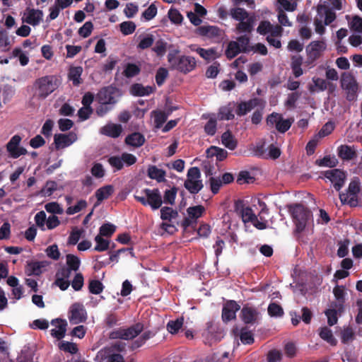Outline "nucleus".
Listing matches in <instances>:
<instances>
[{"label": "nucleus", "instance_id": "nucleus-53", "mask_svg": "<svg viewBox=\"0 0 362 362\" xmlns=\"http://www.w3.org/2000/svg\"><path fill=\"white\" fill-rule=\"evenodd\" d=\"M236 42H238L240 47L242 49V52L247 53L250 50L248 48L250 42V37L247 35L246 33H245V35L238 37Z\"/></svg>", "mask_w": 362, "mask_h": 362}, {"label": "nucleus", "instance_id": "nucleus-22", "mask_svg": "<svg viewBox=\"0 0 362 362\" xmlns=\"http://www.w3.org/2000/svg\"><path fill=\"white\" fill-rule=\"evenodd\" d=\"M147 175L149 178L156 180L158 182H166V172L164 170L158 168L156 165H148L147 169Z\"/></svg>", "mask_w": 362, "mask_h": 362}, {"label": "nucleus", "instance_id": "nucleus-48", "mask_svg": "<svg viewBox=\"0 0 362 362\" xmlns=\"http://www.w3.org/2000/svg\"><path fill=\"white\" fill-rule=\"evenodd\" d=\"M205 209L202 205L190 206L187 211L190 218L197 219L201 217L204 212Z\"/></svg>", "mask_w": 362, "mask_h": 362}, {"label": "nucleus", "instance_id": "nucleus-51", "mask_svg": "<svg viewBox=\"0 0 362 362\" xmlns=\"http://www.w3.org/2000/svg\"><path fill=\"white\" fill-rule=\"evenodd\" d=\"M57 184L55 181L49 180L41 189L40 194L45 197L51 196L57 190Z\"/></svg>", "mask_w": 362, "mask_h": 362}, {"label": "nucleus", "instance_id": "nucleus-2", "mask_svg": "<svg viewBox=\"0 0 362 362\" xmlns=\"http://www.w3.org/2000/svg\"><path fill=\"white\" fill-rule=\"evenodd\" d=\"M59 85L56 76L48 75L36 79L33 83L35 96L39 100H44L52 93Z\"/></svg>", "mask_w": 362, "mask_h": 362}, {"label": "nucleus", "instance_id": "nucleus-61", "mask_svg": "<svg viewBox=\"0 0 362 362\" xmlns=\"http://www.w3.org/2000/svg\"><path fill=\"white\" fill-rule=\"evenodd\" d=\"M168 76V71L165 68L160 67L158 69L156 74V82L158 86H161L167 77Z\"/></svg>", "mask_w": 362, "mask_h": 362}, {"label": "nucleus", "instance_id": "nucleus-34", "mask_svg": "<svg viewBox=\"0 0 362 362\" xmlns=\"http://www.w3.org/2000/svg\"><path fill=\"white\" fill-rule=\"evenodd\" d=\"M114 192V188L112 185H105L102 187L96 190L95 192V197L97 199L98 202H101L102 201L107 199Z\"/></svg>", "mask_w": 362, "mask_h": 362}, {"label": "nucleus", "instance_id": "nucleus-36", "mask_svg": "<svg viewBox=\"0 0 362 362\" xmlns=\"http://www.w3.org/2000/svg\"><path fill=\"white\" fill-rule=\"evenodd\" d=\"M184 324V317H180L175 320H170L166 325L167 330L171 334H176L182 327Z\"/></svg>", "mask_w": 362, "mask_h": 362}, {"label": "nucleus", "instance_id": "nucleus-45", "mask_svg": "<svg viewBox=\"0 0 362 362\" xmlns=\"http://www.w3.org/2000/svg\"><path fill=\"white\" fill-rule=\"evenodd\" d=\"M104 286L103 283L96 279H91L88 283V291L90 293L98 295L103 292Z\"/></svg>", "mask_w": 362, "mask_h": 362}, {"label": "nucleus", "instance_id": "nucleus-6", "mask_svg": "<svg viewBox=\"0 0 362 362\" xmlns=\"http://www.w3.org/2000/svg\"><path fill=\"white\" fill-rule=\"evenodd\" d=\"M143 330L144 325L137 322L127 329L120 327L112 330L109 334V338L110 339L129 340L136 337Z\"/></svg>", "mask_w": 362, "mask_h": 362}, {"label": "nucleus", "instance_id": "nucleus-5", "mask_svg": "<svg viewBox=\"0 0 362 362\" xmlns=\"http://www.w3.org/2000/svg\"><path fill=\"white\" fill-rule=\"evenodd\" d=\"M361 191V182L358 177L353 179L348 187L346 193L339 194V199L342 204L355 207L358 204V194Z\"/></svg>", "mask_w": 362, "mask_h": 362}, {"label": "nucleus", "instance_id": "nucleus-56", "mask_svg": "<svg viewBox=\"0 0 362 362\" xmlns=\"http://www.w3.org/2000/svg\"><path fill=\"white\" fill-rule=\"evenodd\" d=\"M313 81L315 86L321 91L325 90L328 87L330 90H332L334 88L332 83H327L325 79L321 78H313Z\"/></svg>", "mask_w": 362, "mask_h": 362}, {"label": "nucleus", "instance_id": "nucleus-12", "mask_svg": "<svg viewBox=\"0 0 362 362\" xmlns=\"http://www.w3.org/2000/svg\"><path fill=\"white\" fill-rule=\"evenodd\" d=\"M21 139L22 138L16 134L12 136L6 144V150L13 158H18L27 153V150L24 147L20 146Z\"/></svg>", "mask_w": 362, "mask_h": 362}, {"label": "nucleus", "instance_id": "nucleus-55", "mask_svg": "<svg viewBox=\"0 0 362 362\" xmlns=\"http://www.w3.org/2000/svg\"><path fill=\"white\" fill-rule=\"evenodd\" d=\"M119 27L124 35L132 34L136 30V25L132 21H124L119 25Z\"/></svg>", "mask_w": 362, "mask_h": 362}, {"label": "nucleus", "instance_id": "nucleus-40", "mask_svg": "<svg viewBox=\"0 0 362 362\" xmlns=\"http://www.w3.org/2000/svg\"><path fill=\"white\" fill-rule=\"evenodd\" d=\"M240 339L244 344H252L255 341L252 332L246 327L240 329Z\"/></svg>", "mask_w": 362, "mask_h": 362}, {"label": "nucleus", "instance_id": "nucleus-31", "mask_svg": "<svg viewBox=\"0 0 362 362\" xmlns=\"http://www.w3.org/2000/svg\"><path fill=\"white\" fill-rule=\"evenodd\" d=\"M179 216L178 211L170 206H163L160 209V218L163 222H172Z\"/></svg>", "mask_w": 362, "mask_h": 362}, {"label": "nucleus", "instance_id": "nucleus-35", "mask_svg": "<svg viewBox=\"0 0 362 362\" xmlns=\"http://www.w3.org/2000/svg\"><path fill=\"white\" fill-rule=\"evenodd\" d=\"M242 52L238 42L230 41L227 46L225 54L228 59L235 57L239 53Z\"/></svg>", "mask_w": 362, "mask_h": 362}, {"label": "nucleus", "instance_id": "nucleus-44", "mask_svg": "<svg viewBox=\"0 0 362 362\" xmlns=\"http://www.w3.org/2000/svg\"><path fill=\"white\" fill-rule=\"evenodd\" d=\"M141 71L140 67L132 63H128L123 71V74L127 78H132L137 76Z\"/></svg>", "mask_w": 362, "mask_h": 362}, {"label": "nucleus", "instance_id": "nucleus-63", "mask_svg": "<svg viewBox=\"0 0 362 362\" xmlns=\"http://www.w3.org/2000/svg\"><path fill=\"white\" fill-rule=\"evenodd\" d=\"M220 64L218 62H214L206 71V76L210 78H214L217 76L220 71Z\"/></svg>", "mask_w": 362, "mask_h": 362}, {"label": "nucleus", "instance_id": "nucleus-13", "mask_svg": "<svg viewBox=\"0 0 362 362\" xmlns=\"http://www.w3.org/2000/svg\"><path fill=\"white\" fill-rule=\"evenodd\" d=\"M326 49V43L323 40L311 42L306 47L308 59L310 62L317 60Z\"/></svg>", "mask_w": 362, "mask_h": 362}, {"label": "nucleus", "instance_id": "nucleus-43", "mask_svg": "<svg viewBox=\"0 0 362 362\" xmlns=\"http://www.w3.org/2000/svg\"><path fill=\"white\" fill-rule=\"evenodd\" d=\"M265 144L266 143L264 140H261L256 144V145L252 148V153L255 156L264 159L267 153Z\"/></svg>", "mask_w": 362, "mask_h": 362}, {"label": "nucleus", "instance_id": "nucleus-29", "mask_svg": "<svg viewBox=\"0 0 362 362\" xmlns=\"http://www.w3.org/2000/svg\"><path fill=\"white\" fill-rule=\"evenodd\" d=\"M221 142L223 145L229 150H234L238 145L237 140L234 138L232 132L227 130L221 135Z\"/></svg>", "mask_w": 362, "mask_h": 362}, {"label": "nucleus", "instance_id": "nucleus-20", "mask_svg": "<svg viewBox=\"0 0 362 362\" xmlns=\"http://www.w3.org/2000/svg\"><path fill=\"white\" fill-rule=\"evenodd\" d=\"M51 324L56 325L57 327V329H52L51 330V335L59 340L63 339L66 331V321L62 319H56L52 320Z\"/></svg>", "mask_w": 362, "mask_h": 362}, {"label": "nucleus", "instance_id": "nucleus-47", "mask_svg": "<svg viewBox=\"0 0 362 362\" xmlns=\"http://www.w3.org/2000/svg\"><path fill=\"white\" fill-rule=\"evenodd\" d=\"M95 241L96 243V245L94 248L95 251L103 252L107 250L110 247V242L99 235L95 237Z\"/></svg>", "mask_w": 362, "mask_h": 362}, {"label": "nucleus", "instance_id": "nucleus-23", "mask_svg": "<svg viewBox=\"0 0 362 362\" xmlns=\"http://www.w3.org/2000/svg\"><path fill=\"white\" fill-rule=\"evenodd\" d=\"M43 17V12L40 9L28 8L25 22L33 26L38 25Z\"/></svg>", "mask_w": 362, "mask_h": 362}, {"label": "nucleus", "instance_id": "nucleus-8", "mask_svg": "<svg viewBox=\"0 0 362 362\" xmlns=\"http://www.w3.org/2000/svg\"><path fill=\"white\" fill-rule=\"evenodd\" d=\"M341 86L347 92L346 99L349 101L353 100L358 90V83L354 76L349 73H344L341 75Z\"/></svg>", "mask_w": 362, "mask_h": 362}, {"label": "nucleus", "instance_id": "nucleus-11", "mask_svg": "<svg viewBox=\"0 0 362 362\" xmlns=\"http://www.w3.org/2000/svg\"><path fill=\"white\" fill-rule=\"evenodd\" d=\"M69 313V319L71 324H79L87 320V312L84 305L81 303H74L70 308Z\"/></svg>", "mask_w": 362, "mask_h": 362}, {"label": "nucleus", "instance_id": "nucleus-24", "mask_svg": "<svg viewBox=\"0 0 362 362\" xmlns=\"http://www.w3.org/2000/svg\"><path fill=\"white\" fill-rule=\"evenodd\" d=\"M338 156L344 160H351L356 157V152L354 147L347 145H341L338 148Z\"/></svg>", "mask_w": 362, "mask_h": 362}, {"label": "nucleus", "instance_id": "nucleus-46", "mask_svg": "<svg viewBox=\"0 0 362 362\" xmlns=\"http://www.w3.org/2000/svg\"><path fill=\"white\" fill-rule=\"evenodd\" d=\"M199 33L203 36L214 37L218 34V28L215 26L203 25L199 28Z\"/></svg>", "mask_w": 362, "mask_h": 362}, {"label": "nucleus", "instance_id": "nucleus-14", "mask_svg": "<svg viewBox=\"0 0 362 362\" xmlns=\"http://www.w3.org/2000/svg\"><path fill=\"white\" fill-rule=\"evenodd\" d=\"M77 140V135L74 132L68 134H56L54 136V144L57 150L66 148Z\"/></svg>", "mask_w": 362, "mask_h": 362}, {"label": "nucleus", "instance_id": "nucleus-64", "mask_svg": "<svg viewBox=\"0 0 362 362\" xmlns=\"http://www.w3.org/2000/svg\"><path fill=\"white\" fill-rule=\"evenodd\" d=\"M350 28L357 33L362 34V18L354 16L350 23Z\"/></svg>", "mask_w": 362, "mask_h": 362}, {"label": "nucleus", "instance_id": "nucleus-26", "mask_svg": "<svg viewBox=\"0 0 362 362\" xmlns=\"http://www.w3.org/2000/svg\"><path fill=\"white\" fill-rule=\"evenodd\" d=\"M102 133L112 138H117L122 132V127L118 124H109L102 129Z\"/></svg>", "mask_w": 362, "mask_h": 362}, {"label": "nucleus", "instance_id": "nucleus-60", "mask_svg": "<svg viewBox=\"0 0 362 362\" xmlns=\"http://www.w3.org/2000/svg\"><path fill=\"white\" fill-rule=\"evenodd\" d=\"M292 122L293 120L289 119H284L282 117H281L279 122L276 123V129L280 133H285L290 129L292 124Z\"/></svg>", "mask_w": 362, "mask_h": 362}, {"label": "nucleus", "instance_id": "nucleus-49", "mask_svg": "<svg viewBox=\"0 0 362 362\" xmlns=\"http://www.w3.org/2000/svg\"><path fill=\"white\" fill-rule=\"evenodd\" d=\"M254 181L255 177L247 170L240 171L236 180L237 183L239 185L252 183Z\"/></svg>", "mask_w": 362, "mask_h": 362}, {"label": "nucleus", "instance_id": "nucleus-9", "mask_svg": "<svg viewBox=\"0 0 362 362\" xmlns=\"http://www.w3.org/2000/svg\"><path fill=\"white\" fill-rule=\"evenodd\" d=\"M322 174L333 184L337 191L342 188L346 178L345 172L337 168L323 171Z\"/></svg>", "mask_w": 362, "mask_h": 362}, {"label": "nucleus", "instance_id": "nucleus-32", "mask_svg": "<svg viewBox=\"0 0 362 362\" xmlns=\"http://www.w3.org/2000/svg\"><path fill=\"white\" fill-rule=\"evenodd\" d=\"M184 187L189 193L195 194L203 188L204 185L201 180L186 179L184 182Z\"/></svg>", "mask_w": 362, "mask_h": 362}, {"label": "nucleus", "instance_id": "nucleus-28", "mask_svg": "<svg viewBox=\"0 0 362 362\" xmlns=\"http://www.w3.org/2000/svg\"><path fill=\"white\" fill-rule=\"evenodd\" d=\"M317 11L318 14L324 13L325 16L324 21L325 25H329L336 19V13L325 5H318Z\"/></svg>", "mask_w": 362, "mask_h": 362}, {"label": "nucleus", "instance_id": "nucleus-42", "mask_svg": "<svg viewBox=\"0 0 362 362\" xmlns=\"http://www.w3.org/2000/svg\"><path fill=\"white\" fill-rule=\"evenodd\" d=\"M338 163L337 160L334 157L330 156H325L323 158L317 159L315 164L318 166H324L328 168H334Z\"/></svg>", "mask_w": 362, "mask_h": 362}, {"label": "nucleus", "instance_id": "nucleus-18", "mask_svg": "<svg viewBox=\"0 0 362 362\" xmlns=\"http://www.w3.org/2000/svg\"><path fill=\"white\" fill-rule=\"evenodd\" d=\"M262 105V99L258 98H252L248 101L240 102L237 106L235 112L238 116H243L250 112L254 107Z\"/></svg>", "mask_w": 362, "mask_h": 362}, {"label": "nucleus", "instance_id": "nucleus-16", "mask_svg": "<svg viewBox=\"0 0 362 362\" xmlns=\"http://www.w3.org/2000/svg\"><path fill=\"white\" fill-rule=\"evenodd\" d=\"M240 306L236 301L233 300H227L223 306L222 309V320L223 322H227L235 318L236 312L239 310Z\"/></svg>", "mask_w": 362, "mask_h": 362}, {"label": "nucleus", "instance_id": "nucleus-57", "mask_svg": "<svg viewBox=\"0 0 362 362\" xmlns=\"http://www.w3.org/2000/svg\"><path fill=\"white\" fill-rule=\"evenodd\" d=\"M87 206V202L86 200L81 199L74 206H71L67 208L66 214L69 215L75 214Z\"/></svg>", "mask_w": 362, "mask_h": 362}, {"label": "nucleus", "instance_id": "nucleus-1", "mask_svg": "<svg viewBox=\"0 0 362 362\" xmlns=\"http://www.w3.org/2000/svg\"><path fill=\"white\" fill-rule=\"evenodd\" d=\"M293 222L296 226L295 233H301L312 220L311 211L302 204H293L288 206Z\"/></svg>", "mask_w": 362, "mask_h": 362}, {"label": "nucleus", "instance_id": "nucleus-19", "mask_svg": "<svg viewBox=\"0 0 362 362\" xmlns=\"http://www.w3.org/2000/svg\"><path fill=\"white\" fill-rule=\"evenodd\" d=\"M154 86H144L141 83H133L129 88L131 95L137 97L147 96L156 91Z\"/></svg>", "mask_w": 362, "mask_h": 362}, {"label": "nucleus", "instance_id": "nucleus-27", "mask_svg": "<svg viewBox=\"0 0 362 362\" xmlns=\"http://www.w3.org/2000/svg\"><path fill=\"white\" fill-rule=\"evenodd\" d=\"M303 62V58L300 55L291 57V68L296 78L300 77L303 74V71L301 68Z\"/></svg>", "mask_w": 362, "mask_h": 362}, {"label": "nucleus", "instance_id": "nucleus-52", "mask_svg": "<svg viewBox=\"0 0 362 362\" xmlns=\"http://www.w3.org/2000/svg\"><path fill=\"white\" fill-rule=\"evenodd\" d=\"M116 230V226L112 223H107L100 227V236L110 237Z\"/></svg>", "mask_w": 362, "mask_h": 362}, {"label": "nucleus", "instance_id": "nucleus-37", "mask_svg": "<svg viewBox=\"0 0 362 362\" xmlns=\"http://www.w3.org/2000/svg\"><path fill=\"white\" fill-rule=\"evenodd\" d=\"M230 16L237 21L245 20L252 13H248L245 8L240 7H234L230 9Z\"/></svg>", "mask_w": 362, "mask_h": 362}, {"label": "nucleus", "instance_id": "nucleus-38", "mask_svg": "<svg viewBox=\"0 0 362 362\" xmlns=\"http://www.w3.org/2000/svg\"><path fill=\"white\" fill-rule=\"evenodd\" d=\"M319 335L323 340L326 341L330 345H337V341L333 336L332 330L327 327H324L321 328Z\"/></svg>", "mask_w": 362, "mask_h": 362}, {"label": "nucleus", "instance_id": "nucleus-4", "mask_svg": "<svg viewBox=\"0 0 362 362\" xmlns=\"http://www.w3.org/2000/svg\"><path fill=\"white\" fill-rule=\"evenodd\" d=\"M168 60L173 69L183 74H187L194 70L197 64L194 57L185 55L177 57L173 53L168 54Z\"/></svg>", "mask_w": 362, "mask_h": 362}, {"label": "nucleus", "instance_id": "nucleus-54", "mask_svg": "<svg viewBox=\"0 0 362 362\" xmlns=\"http://www.w3.org/2000/svg\"><path fill=\"white\" fill-rule=\"evenodd\" d=\"M268 313L271 317H281L284 310L281 306L276 303H272L268 306Z\"/></svg>", "mask_w": 362, "mask_h": 362}, {"label": "nucleus", "instance_id": "nucleus-33", "mask_svg": "<svg viewBox=\"0 0 362 362\" xmlns=\"http://www.w3.org/2000/svg\"><path fill=\"white\" fill-rule=\"evenodd\" d=\"M43 267V263L40 262H28L25 267V273L28 276H39L42 274Z\"/></svg>", "mask_w": 362, "mask_h": 362}, {"label": "nucleus", "instance_id": "nucleus-50", "mask_svg": "<svg viewBox=\"0 0 362 362\" xmlns=\"http://www.w3.org/2000/svg\"><path fill=\"white\" fill-rule=\"evenodd\" d=\"M217 129V120L215 117H211L204 125V132L209 136H214Z\"/></svg>", "mask_w": 362, "mask_h": 362}, {"label": "nucleus", "instance_id": "nucleus-58", "mask_svg": "<svg viewBox=\"0 0 362 362\" xmlns=\"http://www.w3.org/2000/svg\"><path fill=\"white\" fill-rule=\"evenodd\" d=\"M170 21L175 24H180L183 21V16L180 12L175 8H170L168 13Z\"/></svg>", "mask_w": 362, "mask_h": 362}, {"label": "nucleus", "instance_id": "nucleus-21", "mask_svg": "<svg viewBox=\"0 0 362 362\" xmlns=\"http://www.w3.org/2000/svg\"><path fill=\"white\" fill-rule=\"evenodd\" d=\"M83 69L81 66H71L68 71V79L72 82L74 86H78L83 83L81 75Z\"/></svg>", "mask_w": 362, "mask_h": 362}, {"label": "nucleus", "instance_id": "nucleus-10", "mask_svg": "<svg viewBox=\"0 0 362 362\" xmlns=\"http://www.w3.org/2000/svg\"><path fill=\"white\" fill-rule=\"evenodd\" d=\"M240 316L245 324L252 325L258 323L261 315L257 308L246 304L241 309Z\"/></svg>", "mask_w": 362, "mask_h": 362}, {"label": "nucleus", "instance_id": "nucleus-7", "mask_svg": "<svg viewBox=\"0 0 362 362\" xmlns=\"http://www.w3.org/2000/svg\"><path fill=\"white\" fill-rule=\"evenodd\" d=\"M119 90L116 87L109 86L101 88L97 93L96 99L100 104L115 105L119 96Z\"/></svg>", "mask_w": 362, "mask_h": 362}, {"label": "nucleus", "instance_id": "nucleus-39", "mask_svg": "<svg viewBox=\"0 0 362 362\" xmlns=\"http://www.w3.org/2000/svg\"><path fill=\"white\" fill-rule=\"evenodd\" d=\"M66 259L67 268L74 272L78 270L81 264V260L77 256L72 254H69L66 256Z\"/></svg>", "mask_w": 362, "mask_h": 362}, {"label": "nucleus", "instance_id": "nucleus-25", "mask_svg": "<svg viewBox=\"0 0 362 362\" xmlns=\"http://www.w3.org/2000/svg\"><path fill=\"white\" fill-rule=\"evenodd\" d=\"M206 153L207 158H213L214 156H216V160L218 161H223L228 156V152L226 150L215 146H211L209 148L206 150Z\"/></svg>", "mask_w": 362, "mask_h": 362}, {"label": "nucleus", "instance_id": "nucleus-30", "mask_svg": "<svg viewBox=\"0 0 362 362\" xmlns=\"http://www.w3.org/2000/svg\"><path fill=\"white\" fill-rule=\"evenodd\" d=\"M125 142L129 146L140 147L144 144L145 138L141 133L134 132L126 137Z\"/></svg>", "mask_w": 362, "mask_h": 362}, {"label": "nucleus", "instance_id": "nucleus-41", "mask_svg": "<svg viewBox=\"0 0 362 362\" xmlns=\"http://www.w3.org/2000/svg\"><path fill=\"white\" fill-rule=\"evenodd\" d=\"M177 190L178 189L176 187H173L170 189H166L164 192L163 202L173 205L175 204Z\"/></svg>", "mask_w": 362, "mask_h": 362}, {"label": "nucleus", "instance_id": "nucleus-17", "mask_svg": "<svg viewBox=\"0 0 362 362\" xmlns=\"http://www.w3.org/2000/svg\"><path fill=\"white\" fill-rule=\"evenodd\" d=\"M255 21L256 16L254 13H252L246 18L245 20L238 21V23L235 26V32L238 34H251L254 30Z\"/></svg>", "mask_w": 362, "mask_h": 362}, {"label": "nucleus", "instance_id": "nucleus-62", "mask_svg": "<svg viewBox=\"0 0 362 362\" xmlns=\"http://www.w3.org/2000/svg\"><path fill=\"white\" fill-rule=\"evenodd\" d=\"M45 209L48 213L53 214L54 215L62 214L63 213V209L57 202H55L46 204Z\"/></svg>", "mask_w": 362, "mask_h": 362}, {"label": "nucleus", "instance_id": "nucleus-15", "mask_svg": "<svg viewBox=\"0 0 362 362\" xmlns=\"http://www.w3.org/2000/svg\"><path fill=\"white\" fill-rule=\"evenodd\" d=\"M235 211L241 216L244 223H252L257 216L250 206H245L242 200L235 202Z\"/></svg>", "mask_w": 362, "mask_h": 362}, {"label": "nucleus", "instance_id": "nucleus-59", "mask_svg": "<svg viewBox=\"0 0 362 362\" xmlns=\"http://www.w3.org/2000/svg\"><path fill=\"white\" fill-rule=\"evenodd\" d=\"M93 29V24L91 21L86 22L82 27L78 29V33L80 36L86 38L90 35Z\"/></svg>", "mask_w": 362, "mask_h": 362}, {"label": "nucleus", "instance_id": "nucleus-3", "mask_svg": "<svg viewBox=\"0 0 362 362\" xmlns=\"http://www.w3.org/2000/svg\"><path fill=\"white\" fill-rule=\"evenodd\" d=\"M141 195L134 194V199L143 206H150L152 210L161 207L163 204L162 196L158 188L153 189L146 188L141 192Z\"/></svg>", "mask_w": 362, "mask_h": 362}]
</instances>
